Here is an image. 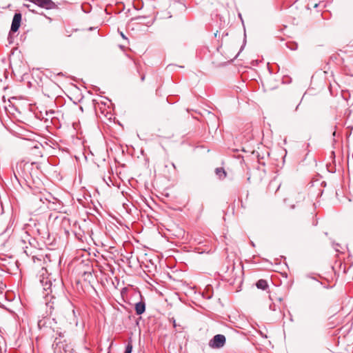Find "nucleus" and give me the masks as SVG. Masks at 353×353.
Wrapping results in <instances>:
<instances>
[{
	"label": "nucleus",
	"mask_w": 353,
	"mask_h": 353,
	"mask_svg": "<svg viewBox=\"0 0 353 353\" xmlns=\"http://www.w3.org/2000/svg\"><path fill=\"white\" fill-rule=\"evenodd\" d=\"M206 123L209 132H216L219 126V118L214 114L210 112H207Z\"/></svg>",
	"instance_id": "1"
},
{
	"label": "nucleus",
	"mask_w": 353,
	"mask_h": 353,
	"mask_svg": "<svg viewBox=\"0 0 353 353\" xmlns=\"http://www.w3.org/2000/svg\"><path fill=\"white\" fill-rule=\"evenodd\" d=\"M225 341L224 335L216 334L209 341V346L213 349H219L225 345Z\"/></svg>",
	"instance_id": "2"
},
{
	"label": "nucleus",
	"mask_w": 353,
	"mask_h": 353,
	"mask_svg": "<svg viewBox=\"0 0 353 353\" xmlns=\"http://www.w3.org/2000/svg\"><path fill=\"white\" fill-rule=\"evenodd\" d=\"M55 351L57 353H73V348L70 343H68L64 341L57 343Z\"/></svg>",
	"instance_id": "3"
},
{
	"label": "nucleus",
	"mask_w": 353,
	"mask_h": 353,
	"mask_svg": "<svg viewBox=\"0 0 353 353\" xmlns=\"http://www.w3.org/2000/svg\"><path fill=\"white\" fill-rule=\"evenodd\" d=\"M281 184L276 180L271 181L267 186L266 193L268 195L275 194L279 190Z\"/></svg>",
	"instance_id": "4"
},
{
	"label": "nucleus",
	"mask_w": 353,
	"mask_h": 353,
	"mask_svg": "<svg viewBox=\"0 0 353 353\" xmlns=\"http://www.w3.org/2000/svg\"><path fill=\"white\" fill-rule=\"evenodd\" d=\"M21 21V14L20 13H15L12 19L10 31L16 32L19 27Z\"/></svg>",
	"instance_id": "5"
},
{
	"label": "nucleus",
	"mask_w": 353,
	"mask_h": 353,
	"mask_svg": "<svg viewBox=\"0 0 353 353\" xmlns=\"http://www.w3.org/2000/svg\"><path fill=\"white\" fill-rule=\"evenodd\" d=\"M145 307L143 302H139L135 305V311L137 314H141L145 312Z\"/></svg>",
	"instance_id": "6"
},
{
	"label": "nucleus",
	"mask_w": 353,
	"mask_h": 353,
	"mask_svg": "<svg viewBox=\"0 0 353 353\" xmlns=\"http://www.w3.org/2000/svg\"><path fill=\"white\" fill-rule=\"evenodd\" d=\"M256 287L259 289L265 290L268 288V284L266 280L265 279H259L256 284Z\"/></svg>",
	"instance_id": "7"
},
{
	"label": "nucleus",
	"mask_w": 353,
	"mask_h": 353,
	"mask_svg": "<svg viewBox=\"0 0 353 353\" xmlns=\"http://www.w3.org/2000/svg\"><path fill=\"white\" fill-rule=\"evenodd\" d=\"M216 175L221 179L225 178L226 172L223 168H218L215 170Z\"/></svg>",
	"instance_id": "8"
},
{
	"label": "nucleus",
	"mask_w": 353,
	"mask_h": 353,
	"mask_svg": "<svg viewBox=\"0 0 353 353\" xmlns=\"http://www.w3.org/2000/svg\"><path fill=\"white\" fill-rule=\"evenodd\" d=\"M327 281L328 283V285L327 286L325 285V283L321 282V283L325 285V288H332L335 285V283H334V281L333 278H332L330 280V279H327Z\"/></svg>",
	"instance_id": "9"
},
{
	"label": "nucleus",
	"mask_w": 353,
	"mask_h": 353,
	"mask_svg": "<svg viewBox=\"0 0 353 353\" xmlns=\"http://www.w3.org/2000/svg\"><path fill=\"white\" fill-rule=\"evenodd\" d=\"M132 345L131 343H128L124 353H132Z\"/></svg>",
	"instance_id": "10"
},
{
	"label": "nucleus",
	"mask_w": 353,
	"mask_h": 353,
	"mask_svg": "<svg viewBox=\"0 0 353 353\" xmlns=\"http://www.w3.org/2000/svg\"><path fill=\"white\" fill-rule=\"evenodd\" d=\"M40 146H42V145L39 141H33L32 148L38 149Z\"/></svg>",
	"instance_id": "11"
},
{
	"label": "nucleus",
	"mask_w": 353,
	"mask_h": 353,
	"mask_svg": "<svg viewBox=\"0 0 353 353\" xmlns=\"http://www.w3.org/2000/svg\"><path fill=\"white\" fill-rule=\"evenodd\" d=\"M289 48H290L291 50H296V48H297V45H296V44H293V46H290Z\"/></svg>",
	"instance_id": "12"
},
{
	"label": "nucleus",
	"mask_w": 353,
	"mask_h": 353,
	"mask_svg": "<svg viewBox=\"0 0 353 353\" xmlns=\"http://www.w3.org/2000/svg\"><path fill=\"white\" fill-rule=\"evenodd\" d=\"M73 126H74V130H79V129L77 128V124H76V123H73Z\"/></svg>",
	"instance_id": "13"
},
{
	"label": "nucleus",
	"mask_w": 353,
	"mask_h": 353,
	"mask_svg": "<svg viewBox=\"0 0 353 353\" xmlns=\"http://www.w3.org/2000/svg\"><path fill=\"white\" fill-rule=\"evenodd\" d=\"M144 79H145V75H144V74H143V75L141 77V80L142 81H144Z\"/></svg>",
	"instance_id": "14"
},
{
	"label": "nucleus",
	"mask_w": 353,
	"mask_h": 353,
	"mask_svg": "<svg viewBox=\"0 0 353 353\" xmlns=\"http://www.w3.org/2000/svg\"><path fill=\"white\" fill-rule=\"evenodd\" d=\"M121 35L123 39H126L125 35L123 34V32H121Z\"/></svg>",
	"instance_id": "15"
},
{
	"label": "nucleus",
	"mask_w": 353,
	"mask_h": 353,
	"mask_svg": "<svg viewBox=\"0 0 353 353\" xmlns=\"http://www.w3.org/2000/svg\"><path fill=\"white\" fill-rule=\"evenodd\" d=\"M314 8H317L318 7V4L316 3L314 6Z\"/></svg>",
	"instance_id": "16"
}]
</instances>
